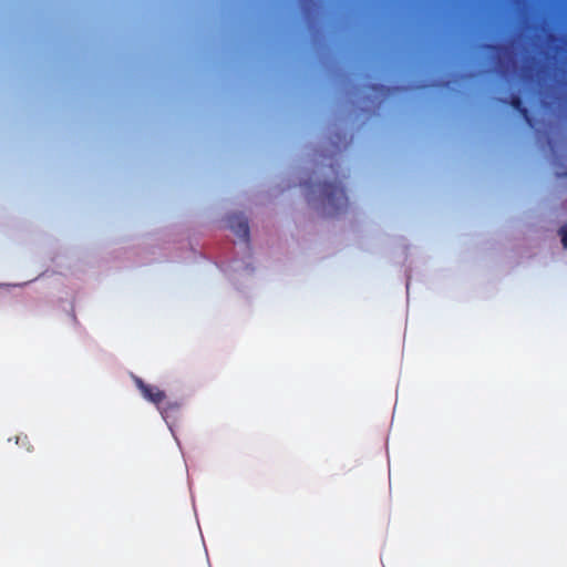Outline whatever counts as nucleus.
Masks as SVG:
<instances>
[{
    "mask_svg": "<svg viewBox=\"0 0 567 567\" xmlns=\"http://www.w3.org/2000/svg\"><path fill=\"white\" fill-rule=\"evenodd\" d=\"M320 192L333 213H340L348 207L346 190L339 183L324 182L320 185Z\"/></svg>",
    "mask_w": 567,
    "mask_h": 567,
    "instance_id": "1",
    "label": "nucleus"
},
{
    "mask_svg": "<svg viewBox=\"0 0 567 567\" xmlns=\"http://www.w3.org/2000/svg\"><path fill=\"white\" fill-rule=\"evenodd\" d=\"M135 384L141 391L142 395L150 402L154 403L155 405L159 406L165 401V392L158 389L157 386L146 384L140 378L135 379Z\"/></svg>",
    "mask_w": 567,
    "mask_h": 567,
    "instance_id": "2",
    "label": "nucleus"
},
{
    "mask_svg": "<svg viewBox=\"0 0 567 567\" xmlns=\"http://www.w3.org/2000/svg\"><path fill=\"white\" fill-rule=\"evenodd\" d=\"M228 227L245 243L249 241V226L244 216L231 215L228 217Z\"/></svg>",
    "mask_w": 567,
    "mask_h": 567,
    "instance_id": "3",
    "label": "nucleus"
},
{
    "mask_svg": "<svg viewBox=\"0 0 567 567\" xmlns=\"http://www.w3.org/2000/svg\"><path fill=\"white\" fill-rule=\"evenodd\" d=\"M502 102L504 104H509L514 110H516L529 127L535 126L534 118L528 109L524 106L523 100L519 95L513 94L509 99L502 100Z\"/></svg>",
    "mask_w": 567,
    "mask_h": 567,
    "instance_id": "4",
    "label": "nucleus"
},
{
    "mask_svg": "<svg viewBox=\"0 0 567 567\" xmlns=\"http://www.w3.org/2000/svg\"><path fill=\"white\" fill-rule=\"evenodd\" d=\"M559 234L561 236V244L565 248H567V225H564L559 229Z\"/></svg>",
    "mask_w": 567,
    "mask_h": 567,
    "instance_id": "5",
    "label": "nucleus"
}]
</instances>
